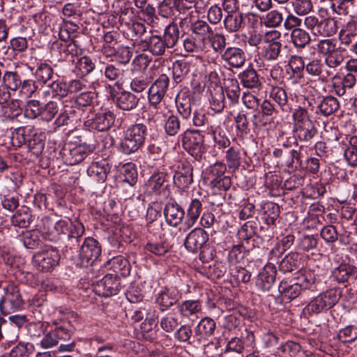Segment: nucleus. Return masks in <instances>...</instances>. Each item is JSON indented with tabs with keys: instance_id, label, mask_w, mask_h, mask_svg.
<instances>
[{
	"instance_id": "obj_56",
	"label": "nucleus",
	"mask_w": 357,
	"mask_h": 357,
	"mask_svg": "<svg viewBox=\"0 0 357 357\" xmlns=\"http://www.w3.org/2000/svg\"><path fill=\"white\" fill-rule=\"evenodd\" d=\"M2 82L5 86L13 91L19 89L22 83L20 75L13 71H6L2 77Z\"/></svg>"
},
{
	"instance_id": "obj_59",
	"label": "nucleus",
	"mask_w": 357,
	"mask_h": 357,
	"mask_svg": "<svg viewBox=\"0 0 357 357\" xmlns=\"http://www.w3.org/2000/svg\"><path fill=\"white\" fill-rule=\"evenodd\" d=\"M31 132V129L28 128L20 127L15 130L13 132L11 140L14 146H21L22 144L27 143Z\"/></svg>"
},
{
	"instance_id": "obj_30",
	"label": "nucleus",
	"mask_w": 357,
	"mask_h": 357,
	"mask_svg": "<svg viewBox=\"0 0 357 357\" xmlns=\"http://www.w3.org/2000/svg\"><path fill=\"white\" fill-rule=\"evenodd\" d=\"M139 102V98L134 93L126 91L119 93L116 100L117 107L124 111H131L135 109Z\"/></svg>"
},
{
	"instance_id": "obj_44",
	"label": "nucleus",
	"mask_w": 357,
	"mask_h": 357,
	"mask_svg": "<svg viewBox=\"0 0 357 357\" xmlns=\"http://www.w3.org/2000/svg\"><path fill=\"white\" fill-rule=\"evenodd\" d=\"M357 24L354 20L349 21L340 30L339 33V39L341 44L349 45L351 44L354 38L356 36V31Z\"/></svg>"
},
{
	"instance_id": "obj_43",
	"label": "nucleus",
	"mask_w": 357,
	"mask_h": 357,
	"mask_svg": "<svg viewBox=\"0 0 357 357\" xmlns=\"http://www.w3.org/2000/svg\"><path fill=\"white\" fill-rule=\"evenodd\" d=\"M0 331H1L2 339H6L8 342H15L18 339L19 331L17 327L3 318H0Z\"/></svg>"
},
{
	"instance_id": "obj_31",
	"label": "nucleus",
	"mask_w": 357,
	"mask_h": 357,
	"mask_svg": "<svg viewBox=\"0 0 357 357\" xmlns=\"http://www.w3.org/2000/svg\"><path fill=\"white\" fill-rule=\"evenodd\" d=\"M202 211V204L198 199L191 200L188 208L187 215L184 221L185 229L192 227L198 220Z\"/></svg>"
},
{
	"instance_id": "obj_11",
	"label": "nucleus",
	"mask_w": 357,
	"mask_h": 357,
	"mask_svg": "<svg viewBox=\"0 0 357 357\" xmlns=\"http://www.w3.org/2000/svg\"><path fill=\"white\" fill-rule=\"evenodd\" d=\"M78 248H79V257L82 266L92 264L101 255L100 243L92 237L85 238Z\"/></svg>"
},
{
	"instance_id": "obj_33",
	"label": "nucleus",
	"mask_w": 357,
	"mask_h": 357,
	"mask_svg": "<svg viewBox=\"0 0 357 357\" xmlns=\"http://www.w3.org/2000/svg\"><path fill=\"white\" fill-rule=\"evenodd\" d=\"M177 310L181 317L190 318L202 310V303L199 300H186L178 303Z\"/></svg>"
},
{
	"instance_id": "obj_24",
	"label": "nucleus",
	"mask_w": 357,
	"mask_h": 357,
	"mask_svg": "<svg viewBox=\"0 0 357 357\" xmlns=\"http://www.w3.org/2000/svg\"><path fill=\"white\" fill-rule=\"evenodd\" d=\"M164 215L168 225L177 227L184 218L185 211L175 201H173L166 204Z\"/></svg>"
},
{
	"instance_id": "obj_21",
	"label": "nucleus",
	"mask_w": 357,
	"mask_h": 357,
	"mask_svg": "<svg viewBox=\"0 0 357 357\" xmlns=\"http://www.w3.org/2000/svg\"><path fill=\"white\" fill-rule=\"evenodd\" d=\"M216 328L215 321L210 317H204L200 320L195 328L192 342L200 344L214 335Z\"/></svg>"
},
{
	"instance_id": "obj_10",
	"label": "nucleus",
	"mask_w": 357,
	"mask_h": 357,
	"mask_svg": "<svg viewBox=\"0 0 357 357\" xmlns=\"http://www.w3.org/2000/svg\"><path fill=\"white\" fill-rule=\"evenodd\" d=\"M60 255L57 250L48 248L45 250L38 252L33 256V264L39 271L47 272L58 265Z\"/></svg>"
},
{
	"instance_id": "obj_47",
	"label": "nucleus",
	"mask_w": 357,
	"mask_h": 357,
	"mask_svg": "<svg viewBox=\"0 0 357 357\" xmlns=\"http://www.w3.org/2000/svg\"><path fill=\"white\" fill-rule=\"evenodd\" d=\"M124 70L119 63H107L104 70V75L109 81L116 82V85H119V82L123 79Z\"/></svg>"
},
{
	"instance_id": "obj_49",
	"label": "nucleus",
	"mask_w": 357,
	"mask_h": 357,
	"mask_svg": "<svg viewBox=\"0 0 357 357\" xmlns=\"http://www.w3.org/2000/svg\"><path fill=\"white\" fill-rule=\"evenodd\" d=\"M171 245L166 240L149 241L144 246V250L157 256H164L170 250Z\"/></svg>"
},
{
	"instance_id": "obj_46",
	"label": "nucleus",
	"mask_w": 357,
	"mask_h": 357,
	"mask_svg": "<svg viewBox=\"0 0 357 357\" xmlns=\"http://www.w3.org/2000/svg\"><path fill=\"white\" fill-rule=\"evenodd\" d=\"M107 264L114 272L119 273L123 277H126L130 273V263L123 256L114 257L107 261Z\"/></svg>"
},
{
	"instance_id": "obj_32",
	"label": "nucleus",
	"mask_w": 357,
	"mask_h": 357,
	"mask_svg": "<svg viewBox=\"0 0 357 357\" xmlns=\"http://www.w3.org/2000/svg\"><path fill=\"white\" fill-rule=\"evenodd\" d=\"M223 86H220L224 90L230 105H236L238 102L241 96V89L238 80L235 78H227L225 79Z\"/></svg>"
},
{
	"instance_id": "obj_25",
	"label": "nucleus",
	"mask_w": 357,
	"mask_h": 357,
	"mask_svg": "<svg viewBox=\"0 0 357 357\" xmlns=\"http://www.w3.org/2000/svg\"><path fill=\"white\" fill-rule=\"evenodd\" d=\"M193 169L190 164H182L178 166V169L174 175V183L180 189L188 188L193 182Z\"/></svg>"
},
{
	"instance_id": "obj_53",
	"label": "nucleus",
	"mask_w": 357,
	"mask_h": 357,
	"mask_svg": "<svg viewBox=\"0 0 357 357\" xmlns=\"http://www.w3.org/2000/svg\"><path fill=\"white\" fill-rule=\"evenodd\" d=\"M324 65L319 59H313L305 64V71L314 79H324L323 69Z\"/></svg>"
},
{
	"instance_id": "obj_8",
	"label": "nucleus",
	"mask_w": 357,
	"mask_h": 357,
	"mask_svg": "<svg viewBox=\"0 0 357 357\" xmlns=\"http://www.w3.org/2000/svg\"><path fill=\"white\" fill-rule=\"evenodd\" d=\"M170 176L161 172L153 174L145 183V190L150 195H160L164 197L170 194Z\"/></svg>"
},
{
	"instance_id": "obj_55",
	"label": "nucleus",
	"mask_w": 357,
	"mask_h": 357,
	"mask_svg": "<svg viewBox=\"0 0 357 357\" xmlns=\"http://www.w3.org/2000/svg\"><path fill=\"white\" fill-rule=\"evenodd\" d=\"M229 273L237 283H248L251 278V273L240 266L230 265Z\"/></svg>"
},
{
	"instance_id": "obj_50",
	"label": "nucleus",
	"mask_w": 357,
	"mask_h": 357,
	"mask_svg": "<svg viewBox=\"0 0 357 357\" xmlns=\"http://www.w3.org/2000/svg\"><path fill=\"white\" fill-rule=\"evenodd\" d=\"M31 222V215L28 208L19 209L12 217L13 226L21 228L27 227Z\"/></svg>"
},
{
	"instance_id": "obj_29",
	"label": "nucleus",
	"mask_w": 357,
	"mask_h": 357,
	"mask_svg": "<svg viewBox=\"0 0 357 357\" xmlns=\"http://www.w3.org/2000/svg\"><path fill=\"white\" fill-rule=\"evenodd\" d=\"M333 79L340 80V82H334L333 83L335 93L339 96H344L346 93L347 89H352L356 83V75L351 73H347L342 78L336 75Z\"/></svg>"
},
{
	"instance_id": "obj_14",
	"label": "nucleus",
	"mask_w": 357,
	"mask_h": 357,
	"mask_svg": "<svg viewBox=\"0 0 357 357\" xmlns=\"http://www.w3.org/2000/svg\"><path fill=\"white\" fill-rule=\"evenodd\" d=\"M121 288L120 279L116 275L108 274L96 282L93 291L100 296L109 297L117 294Z\"/></svg>"
},
{
	"instance_id": "obj_16",
	"label": "nucleus",
	"mask_w": 357,
	"mask_h": 357,
	"mask_svg": "<svg viewBox=\"0 0 357 357\" xmlns=\"http://www.w3.org/2000/svg\"><path fill=\"white\" fill-rule=\"evenodd\" d=\"M208 241V233L201 227L192 229L186 236L184 246L192 253L197 252Z\"/></svg>"
},
{
	"instance_id": "obj_13",
	"label": "nucleus",
	"mask_w": 357,
	"mask_h": 357,
	"mask_svg": "<svg viewBox=\"0 0 357 357\" xmlns=\"http://www.w3.org/2000/svg\"><path fill=\"white\" fill-rule=\"evenodd\" d=\"M114 121V114L112 112L107 111L92 114V116L88 115L84 122V126L89 130L105 132L112 126Z\"/></svg>"
},
{
	"instance_id": "obj_63",
	"label": "nucleus",
	"mask_w": 357,
	"mask_h": 357,
	"mask_svg": "<svg viewBox=\"0 0 357 357\" xmlns=\"http://www.w3.org/2000/svg\"><path fill=\"white\" fill-rule=\"evenodd\" d=\"M76 69L81 76H86L90 74L95 69V63L89 56H84L78 59L76 63Z\"/></svg>"
},
{
	"instance_id": "obj_39",
	"label": "nucleus",
	"mask_w": 357,
	"mask_h": 357,
	"mask_svg": "<svg viewBox=\"0 0 357 357\" xmlns=\"http://www.w3.org/2000/svg\"><path fill=\"white\" fill-rule=\"evenodd\" d=\"M210 107L217 113H220L225 107L224 90L220 86L210 89Z\"/></svg>"
},
{
	"instance_id": "obj_57",
	"label": "nucleus",
	"mask_w": 357,
	"mask_h": 357,
	"mask_svg": "<svg viewBox=\"0 0 357 357\" xmlns=\"http://www.w3.org/2000/svg\"><path fill=\"white\" fill-rule=\"evenodd\" d=\"M261 20L266 27L276 28L282 24L283 21V16L282 13L280 11L273 10L267 13V14Z\"/></svg>"
},
{
	"instance_id": "obj_35",
	"label": "nucleus",
	"mask_w": 357,
	"mask_h": 357,
	"mask_svg": "<svg viewBox=\"0 0 357 357\" xmlns=\"http://www.w3.org/2000/svg\"><path fill=\"white\" fill-rule=\"evenodd\" d=\"M301 266V259L297 252H291L285 256L280 263L279 269L283 273L298 271Z\"/></svg>"
},
{
	"instance_id": "obj_41",
	"label": "nucleus",
	"mask_w": 357,
	"mask_h": 357,
	"mask_svg": "<svg viewBox=\"0 0 357 357\" xmlns=\"http://www.w3.org/2000/svg\"><path fill=\"white\" fill-rule=\"evenodd\" d=\"M243 86L248 89H257L261 85L259 75L253 68H247L238 75Z\"/></svg>"
},
{
	"instance_id": "obj_27",
	"label": "nucleus",
	"mask_w": 357,
	"mask_h": 357,
	"mask_svg": "<svg viewBox=\"0 0 357 357\" xmlns=\"http://www.w3.org/2000/svg\"><path fill=\"white\" fill-rule=\"evenodd\" d=\"M224 28L229 33L241 31L245 26L244 14L242 12L226 15L223 20Z\"/></svg>"
},
{
	"instance_id": "obj_15",
	"label": "nucleus",
	"mask_w": 357,
	"mask_h": 357,
	"mask_svg": "<svg viewBox=\"0 0 357 357\" xmlns=\"http://www.w3.org/2000/svg\"><path fill=\"white\" fill-rule=\"evenodd\" d=\"M202 60L201 56L191 57L189 59H179L175 61L172 67L173 81L178 84L184 81L191 69L197 62Z\"/></svg>"
},
{
	"instance_id": "obj_18",
	"label": "nucleus",
	"mask_w": 357,
	"mask_h": 357,
	"mask_svg": "<svg viewBox=\"0 0 357 357\" xmlns=\"http://www.w3.org/2000/svg\"><path fill=\"white\" fill-rule=\"evenodd\" d=\"M276 267L272 264H267L257 275L255 284L261 291H269L275 282Z\"/></svg>"
},
{
	"instance_id": "obj_1",
	"label": "nucleus",
	"mask_w": 357,
	"mask_h": 357,
	"mask_svg": "<svg viewBox=\"0 0 357 357\" xmlns=\"http://www.w3.org/2000/svg\"><path fill=\"white\" fill-rule=\"evenodd\" d=\"M43 226L44 229H47V238L51 241L61 235L66 236V247L70 250L78 249L85 233L83 223L78 220L71 221L61 219L53 222L50 218H46L43 220Z\"/></svg>"
},
{
	"instance_id": "obj_34",
	"label": "nucleus",
	"mask_w": 357,
	"mask_h": 357,
	"mask_svg": "<svg viewBox=\"0 0 357 357\" xmlns=\"http://www.w3.org/2000/svg\"><path fill=\"white\" fill-rule=\"evenodd\" d=\"M96 98L97 95L95 92H82L76 97L75 104L81 110L86 111L87 115H89L93 110V102Z\"/></svg>"
},
{
	"instance_id": "obj_42",
	"label": "nucleus",
	"mask_w": 357,
	"mask_h": 357,
	"mask_svg": "<svg viewBox=\"0 0 357 357\" xmlns=\"http://www.w3.org/2000/svg\"><path fill=\"white\" fill-rule=\"evenodd\" d=\"M290 37L291 43L298 49H304L311 42L310 33L301 28L293 29Z\"/></svg>"
},
{
	"instance_id": "obj_26",
	"label": "nucleus",
	"mask_w": 357,
	"mask_h": 357,
	"mask_svg": "<svg viewBox=\"0 0 357 357\" xmlns=\"http://www.w3.org/2000/svg\"><path fill=\"white\" fill-rule=\"evenodd\" d=\"M111 166L105 160L92 162L87 169V174L98 183H104L110 172Z\"/></svg>"
},
{
	"instance_id": "obj_62",
	"label": "nucleus",
	"mask_w": 357,
	"mask_h": 357,
	"mask_svg": "<svg viewBox=\"0 0 357 357\" xmlns=\"http://www.w3.org/2000/svg\"><path fill=\"white\" fill-rule=\"evenodd\" d=\"M337 49V45L333 39H322L319 40L316 45L317 52L325 57Z\"/></svg>"
},
{
	"instance_id": "obj_7",
	"label": "nucleus",
	"mask_w": 357,
	"mask_h": 357,
	"mask_svg": "<svg viewBox=\"0 0 357 357\" xmlns=\"http://www.w3.org/2000/svg\"><path fill=\"white\" fill-rule=\"evenodd\" d=\"M183 148L196 159L204 151V136L198 130L187 129L181 135Z\"/></svg>"
},
{
	"instance_id": "obj_45",
	"label": "nucleus",
	"mask_w": 357,
	"mask_h": 357,
	"mask_svg": "<svg viewBox=\"0 0 357 357\" xmlns=\"http://www.w3.org/2000/svg\"><path fill=\"white\" fill-rule=\"evenodd\" d=\"M180 31L176 24L171 23L167 25L162 36L168 49H172L178 42Z\"/></svg>"
},
{
	"instance_id": "obj_36",
	"label": "nucleus",
	"mask_w": 357,
	"mask_h": 357,
	"mask_svg": "<svg viewBox=\"0 0 357 357\" xmlns=\"http://www.w3.org/2000/svg\"><path fill=\"white\" fill-rule=\"evenodd\" d=\"M293 132L296 138L301 142H307L317 135V130L312 121L296 128H293Z\"/></svg>"
},
{
	"instance_id": "obj_38",
	"label": "nucleus",
	"mask_w": 357,
	"mask_h": 357,
	"mask_svg": "<svg viewBox=\"0 0 357 357\" xmlns=\"http://www.w3.org/2000/svg\"><path fill=\"white\" fill-rule=\"evenodd\" d=\"M280 213L278 204L268 202L264 204L261 211V218L268 225H273Z\"/></svg>"
},
{
	"instance_id": "obj_23",
	"label": "nucleus",
	"mask_w": 357,
	"mask_h": 357,
	"mask_svg": "<svg viewBox=\"0 0 357 357\" xmlns=\"http://www.w3.org/2000/svg\"><path fill=\"white\" fill-rule=\"evenodd\" d=\"M178 300V291L172 287H165L158 293L155 301L160 306V310L164 312L176 304Z\"/></svg>"
},
{
	"instance_id": "obj_19",
	"label": "nucleus",
	"mask_w": 357,
	"mask_h": 357,
	"mask_svg": "<svg viewBox=\"0 0 357 357\" xmlns=\"http://www.w3.org/2000/svg\"><path fill=\"white\" fill-rule=\"evenodd\" d=\"M305 63L301 56L293 55L290 57L287 68L288 79L292 84H298L304 79Z\"/></svg>"
},
{
	"instance_id": "obj_2",
	"label": "nucleus",
	"mask_w": 357,
	"mask_h": 357,
	"mask_svg": "<svg viewBox=\"0 0 357 357\" xmlns=\"http://www.w3.org/2000/svg\"><path fill=\"white\" fill-rule=\"evenodd\" d=\"M299 282L291 284L283 280L280 282L278 290L288 299L293 300L297 298L304 289L311 291H318L322 289L323 283L320 277L316 276L312 272H306L301 274L298 278Z\"/></svg>"
},
{
	"instance_id": "obj_9",
	"label": "nucleus",
	"mask_w": 357,
	"mask_h": 357,
	"mask_svg": "<svg viewBox=\"0 0 357 357\" xmlns=\"http://www.w3.org/2000/svg\"><path fill=\"white\" fill-rule=\"evenodd\" d=\"M169 81L166 74H162L152 83L148 90L150 106L157 108L160 104L169 89Z\"/></svg>"
},
{
	"instance_id": "obj_54",
	"label": "nucleus",
	"mask_w": 357,
	"mask_h": 357,
	"mask_svg": "<svg viewBox=\"0 0 357 357\" xmlns=\"http://www.w3.org/2000/svg\"><path fill=\"white\" fill-rule=\"evenodd\" d=\"M269 97L278 105V108L283 111L287 109L288 97L285 90L281 87H273Z\"/></svg>"
},
{
	"instance_id": "obj_20",
	"label": "nucleus",
	"mask_w": 357,
	"mask_h": 357,
	"mask_svg": "<svg viewBox=\"0 0 357 357\" xmlns=\"http://www.w3.org/2000/svg\"><path fill=\"white\" fill-rule=\"evenodd\" d=\"M331 278L338 283L351 284L357 279V267L347 263H342L335 268Z\"/></svg>"
},
{
	"instance_id": "obj_28",
	"label": "nucleus",
	"mask_w": 357,
	"mask_h": 357,
	"mask_svg": "<svg viewBox=\"0 0 357 357\" xmlns=\"http://www.w3.org/2000/svg\"><path fill=\"white\" fill-rule=\"evenodd\" d=\"M192 98L189 91L180 92L176 98L177 111L183 120L190 119L192 114Z\"/></svg>"
},
{
	"instance_id": "obj_58",
	"label": "nucleus",
	"mask_w": 357,
	"mask_h": 357,
	"mask_svg": "<svg viewBox=\"0 0 357 357\" xmlns=\"http://www.w3.org/2000/svg\"><path fill=\"white\" fill-rule=\"evenodd\" d=\"M234 121L238 135L244 137L250 134V125L245 114L239 112L235 117Z\"/></svg>"
},
{
	"instance_id": "obj_37",
	"label": "nucleus",
	"mask_w": 357,
	"mask_h": 357,
	"mask_svg": "<svg viewBox=\"0 0 357 357\" xmlns=\"http://www.w3.org/2000/svg\"><path fill=\"white\" fill-rule=\"evenodd\" d=\"M339 108V100L332 96H325L317 105L318 112L324 116L332 115L337 112Z\"/></svg>"
},
{
	"instance_id": "obj_60",
	"label": "nucleus",
	"mask_w": 357,
	"mask_h": 357,
	"mask_svg": "<svg viewBox=\"0 0 357 357\" xmlns=\"http://www.w3.org/2000/svg\"><path fill=\"white\" fill-rule=\"evenodd\" d=\"M129 31L132 40H135V44L138 46V42L145 39L146 33V26L144 23L135 22L129 26Z\"/></svg>"
},
{
	"instance_id": "obj_61",
	"label": "nucleus",
	"mask_w": 357,
	"mask_h": 357,
	"mask_svg": "<svg viewBox=\"0 0 357 357\" xmlns=\"http://www.w3.org/2000/svg\"><path fill=\"white\" fill-rule=\"evenodd\" d=\"M190 31L203 38L213 33V29L208 24L201 20H197L190 24Z\"/></svg>"
},
{
	"instance_id": "obj_51",
	"label": "nucleus",
	"mask_w": 357,
	"mask_h": 357,
	"mask_svg": "<svg viewBox=\"0 0 357 357\" xmlns=\"http://www.w3.org/2000/svg\"><path fill=\"white\" fill-rule=\"evenodd\" d=\"M281 43H272V44H265L262 49L261 56L267 61H275L280 56L282 51Z\"/></svg>"
},
{
	"instance_id": "obj_52",
	"label": "nucleus",
	"mask_w": 357,
	"mask_h": 357,
	"mask_svg": "<svg viewBox=\"0 0 357 357\" xmlns=\"http://www.w3.org/2000/svg\"><path fill=\"white\" fill-rule=\"evenodd\" d=\"M295 148L287 151V155L284 160V162L288 167L297 168L301 167L302 164V147L298 146L296 142H295Z\"/></svg>"
},
{
	"instance_id": "obj_6",
	"label": "nucleus",
	"mask_w": 357,
	"mask_h": 357,
	"mask_svg": "<svg viewBox=\"0 0 357 357\" xmlns=\"http://www.w3.org/2000/svg\"><path fill=\"white\" fill-rule=\"evenodd\" d=\"M304 24L314 35L324 37L333 36L338 29L337 21L331 17L319 19L315 15H309L305 17Z\"/></svg>"
},
{
	"instance_id": "obj_48",
	"label": "nucleus",
	"mask_w": 357,
	"mask_h": 357,
	"mask_svg": "<svg viewBox=\"0 0 357 357\" xmlns=\"http://www.w3.org/2000/svg\"><path fill=\"white\" fill-rule=\"evenodd\" d=\"M182 126L179 117L174 114L167 116L164 122L165 132L170 137L178 135L181 132Z\"/></svg>"
},
{
	"instance_id": "obj_3",
	"label": "nucleus",
	"mask_w": 357,
	"mask_h": 357,
	"mask_svg": "<svg viewBox=\"0 0 357 357\" xmlns=\"http://www.w3.org/2000/svg\"><path fill=\"white\" fill-rule=\"evenodd\" d=\"M147 135V126L144 123H135L124 132L119 146V151L130 155L138 151L144 144Z\"/></svg>"
},
{
	"instance_id": "obj_5",
	"label": "nucleus",
	"mask_w": 357,
	"mask_h": 357,
	"mask_svg": "<svg viewBox=\"0 0 357 357\" xmlns=\"http://www.w3.org/2000/svg\"><path fill=\"white\" fill-rule=\"evenodd\" d=\"M341 295L340 289H330L314 298L305 307V310L308 314H319L326 311L339 301Z\"/></svg>"
},
{
	"instance_id": "obj_12",
	"label": "nucleus",
	"mask_w": 357,
	"mask_h": 357,
	"mask_svg": "<svg viewBox=\"0 0 357 357\" xmlns=\"http://www.w3.org/2000/svg\"><path fill=\"white\" fill-rule=\"evenodd\" d=\"M89 150L84 146H74L72 144H66L59 151V155L63 162L73 166L82 162L87 157Z\"/></svg>"
},
{
	"instance_id": "obj_17",
	"label": "nucleus",
	"mask_w": 357,
	"mask_h": 357,
	"mask_svg": "<svg viewBox=\"0 0 357 357\" xmlns=\"http://www.w3.org/2000/svg\"><path fill=\"white\" fill-rule=\"evenodd\" d=\"M160 35L151 32V35L147 38L138 42V46L142 51H149L154 56H161L165 52L167 47Z\"/></svg>"
},
{
	"instance_id": "obj_4",
	"label": "nucleus",
	"mask_w": 357,
	"mask_h": 357,
	"mask_svg": "<svg viewBox=\"0 0 357 357\" xmlns=\"http://www.w3.org/2000/svg\"><path fill=\"white\" fill-rule=\"evenodd\" d=\"M3 296L0 300V311L2 314H8L23 307L24 301L18 285L7 283L3 287Z\"/></svg>"
},
{
	"instance_id": "obj_22",
	"label": "nucleus",
	"mask_w": 357,
	"mask_h": 357,
	"mask_svg": "<svg viewBox=\"0 0 357 357\" xmlns=\"http://www.w3.org/2000/svg\"><path fill=\"white\" fill-rule=\"evenodd\" d=\"M222 59L229 67L238 69L245 65L246 54L240 47H229L225 50Z\"/></svg>"
},
{
	"instance_id": "obj_64",
	"label": "nucleus",
	"mask_w": 357,
	"mask_h": 357,
	"mask_svg": "<svg viewBox=\"0 0 357 357\" xmlns=\"http://www.w3.org/2000/svg\"><path fill=\"white\" fill-rule=\"evenodd\" d=\"M33 352V345L24 342H20L10 351V357H29Z\"/></svg>"
},
{
	"instance_id": "obj_40",
	"label": "nucleus",
	"mask_w": 357,
	"mask_h": 357,
	"mask_svg": "<svg viewBox=\"0 0 357 357\" xmlns=\"http://www.w3.org/2000/svg\"><path fill=\"white\" fill-rule=\"evenodd\" d=\"M44 238L47 236L44 237L39 230L32 229L23 233L22 241L26 248L36 249L43 244Z\"/></svg>"
}]
</instances>
